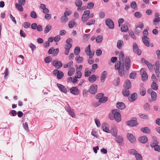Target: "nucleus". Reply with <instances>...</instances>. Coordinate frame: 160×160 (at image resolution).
Wrapping results in <instances>:
<instances>
[{
	"label": "nucleus",
	"mask_w": 160,
	"mask_h": 160,
	"mask_svg": "<svg viewBox=\"0 0 160 160\" xmlns=\"http://www.w3.org/2000/svg\"><path fill=\"white\" fill-rule=\"evenodd\" d=\"M119 61H117L116 62L115 68L116 70H118L119 75L122 77L124 73V59L125 57L122 51H120L119 56Z\"/></svg>",
	"instance_id": "nucleus-1"
},
{
	"label": "nucleus",
	"mask_w": 160,
	"mask_h": 160,
	"mask_svg": "<svg viewBox=\"0 0 160 160\" xmlns=\"http://www.w3.org/2000/svg\"><path fill=\"white\" fill-rule=\"evenodd\" d=\"M118 111L119 110L118 109L112 110V112L113 114L114 119L118 122H120L121 120V115L118 112Z\"/></svg>",
	"instance_id": "nucleus-2"
},
{
	"label": "nucleus",
	"mask_w": 160,
	"mask_h": 160,
	"mask_svg": "<svg viewBox=\"0 0 160 160\" xmlns=\"http://www.w3.org/2000/svg\"><path fill=\"white\" fill-rule=\"evenodd\" d=\"M90 11L89 10H87L84 12L82 17V21L83 22H86L89 18Z\"/></svg>",
	"instance_id": "nucleus-3"
},
{
	"label": "nucleus",
	"mask_w": 160,
	"mask_h": 160,
	"mask_svg": "<svg viewBox=\"0 0 160 160\" xmlns=\"http://www.w3.org/2000/svg\"><path fill=\"white\" fill-rule=\"evenodd\" d=\"M85 52L88 56H89V59L92 58L94 54V50H91L90 45H89L85 49Z\"/></svg>",
	"instance_id": "nucleus-4"
},
{
	"label": "nucleus",
	"mask_w": 160,
	"mask_h": 160,
	"mask_svg": "<svg viewBox=\"0 0 160 160\" xmlns=\"http://www.w3.org/2000/svg\"><path fill=\"white\" fill-rule=\"evenodd\" d=\"M126 123L128 125L131 127L135 126L138 125V124L137 121V119L136 118H133V120H130L127 121L126 122Z\"/></svg>",
	"instance_id": "nucleus-5"
},
{
	"label": "nucleus",
	"mask_w": 160,
	"mask_h": 160,
	"mask_svg": "<svg viewBox=\"0 0 160 160\" xmlns=\"http://www.w3.org/2000/svg\"><path fill=\"white\" fill-rule=\"evenodd\" d=\"M160 68V64L159 61H156L154 67V70L156 74L157 77H159L160 73V71L159 70Z\"/></svg>",
	"instance_id": "nucleus-6"
},
{
	"label": "nucleus",
	"mask_w": 160,
	"mask_h": 160,
	"mask_svg": "<svg viewBox=\"0 0 160 160\" xmlns=\"http://www.w3.org/2000/svg\"><path fill=\"white\" fill-rule=\"evenodd\" d=\"M105 23L107 25L109 28L112 29L114 28V23L113 21L110 19H107L105 21Z\"/></svg>",
	"instance_id": "nucleus-7"
},
{
	"label": "nucleus",
	"mask_w": 160,
	"mask_h": 160,
	"mask_svg": "<svg viewBox=\"0 0 160 160\" xmlns=\"http://www.w3.org/2000/svg\"><path fill=\"white\" fill-rule=\"evenodd\" d=\"M133 49L134 53H137L138 55H141V51L139 49L137 44L135 42L133 43Z\"/></svg>",
	"instance_id": "nucleus-8"
},
{
	"label": "nucleus",
	"mask_w": 160,
	"mask_h": 160,
	"mask_svg": "<svg viewBox=\"0 0 160 160\" xmlns=\"http://www.w3.org/2000/svg\"><path fill=\"white\" fill-rule=\"evenodd\" d=\"M97 85L93 84L90 86L89 90V92L91 94H95L97 92Z\"/></svg>",
	"instance_id": "nucleus-9"
},
{
	"label": "nucleus",
	"mask_w": 160,
	"mask_h": 160,
	"mask_svg": "<svg viewBox=\"0 0 160 160\" xmlns=\"http://www.w3.org/2000/svg\"><path fill=\"white\" fill-rule=\"evenodd\" d=\"M52 65L58 69H60L62 66V64L61 61H58L57 60H53L52 62Z\"/></svg>",
	"instance_id": "nucleus-10"
},
{
	"label": "nucleus",
	"mask_w": 160,
	"mask_h": 160,
	"mask_svg": "<svg viewBox=\"0 0 160 160\" xmlns=\"http://www.w3.org/2000/svg\"><path fill=\"white\" fill-rule=\"evenodd\" d=\"M140 73L142 75V79L143 81H145L148 78V75L145 71V69L142 68L140 70Z\"/></svg>",
	"instance_id": "nucleus-11"
},
{
	"label": "nucleus",
	"mask_w": 160,
	"mask_h": 160,
	"mask_svg": "<svg viewBox=\"0 0 160 160\" xmlns=\"http://www.w3.org/2000/svg\"><path fill=\"white\" fill-rule=\"evenodd\" d=\"M131 60L128 56L126 57L125 60V67L127 70H128L130 66Z\"/></svg>",
	"instance_id": "nucleus-12"
},
{
	"label": "nucleus",
	"mask_w": 160,
	"mask_h": 160,
	"mask_svg": "<svg viewBox=\"0 0 160 160\" xmlns=\"http://www.w3.org/2000/svg\"><path fill=\"white\" fill-rule=\"evenodd\" d=\"M70 92L74 95H78L79 93V91L76 87H72L70 89Z\"/></svg>",
	"instance_id": "nucleus-13"
},
{
	"label": "nucleus",
	"mask_w": 160,
	"mask_h": 160,
	"mask_svg": "<svg viewBox=\"0 0 160 160\" xmlns=\"http://www.w3.org/2000/svg\"><path fill=\"white\" fill-rule=\"evenodd\" d=\"M57 85L60 91L65 93H67V89L65 86L59 83H58Z\"/></svg>",
	"instance_id": "nucleus-14"
},
{
	"label": "nucleus",
	"mask_w": 160,
	"mask_h": 160,
	"mask_svg": "<svg viewBox=\"0 0 160 160\" xmlns=\"http://www.w3.org/2000/svg\"><path fill=\"white\" fill-rule=\"evenodd\" d=\"M127 137L128 140L131 143H134L136 141V138L132 134L128 133Z\"/></svg>",
	"instance_id": "nucleus-15"
},
{
	"label": "nucleus",
	"mask_w": 160,
	"mask_h": 160,
	"mask_svg": "<svg viewBox=\"0 0 160 160\" xmlns=\"http://www.w3.org/2000/svg\"><path fill=\"white\" fill-rule=\"evenodd\" d=\"M72 44H69V45L66 44L65 45L64 48L65 51L64 52V54L65 55H68L70 49L72 47Z\"/></svg>",
	"instance_id": "nucleus-16"
},
{
	"label": "nucleus",
	"mask_w": 160,
	"mask_h": 160,
	"mask_svg": "<svg viewBox=\"0 0 160 160\" xmlns=\"http://www.w3.org/2000/svg\"><path fill=\"white\" fill-rule=\"evenodd\" d=\"M142 40L144 44L147 47L149 46V38L146 36H143L142 37Z\"/></svg>",
	"instance_id": "nucleus-17"
},
{
	"label": "nucleus",
	"mask_w": 160,
	"mask_h": 160,
	"mask_svg": "<svg viewBox=\"0 0 160 160\" xmlns=\"http://www.w3.org/2000/svg\"><path fill=\"white\" fill-rule=\"evenodd\" d=\"M138 98L136 93H133L130 97L128 98V100L130 102H132L134 101Z\"/></svg>",
	"instance_id": "nucleus-18"
},
{
	"label": "nucleus",
	"mask_w": 160,
	"mask_h": 160,
	"mask_svg": "<svg viewBox=\"0 0 160 160\" xmlns=\"http://www.w3.org/2000/svg\"><path fill=\"white\" fill-rule=\"evenodd\" d=\"M116 107L119 109H123L125 108V105L122 102H118L116 104Z\"/></svg>",
	"instance_id": "nucleus-19"
},
{
	"label": "nucleus",
	"mask_w": 160,
	"mask_h": 160,
	"mask_svg": "<svg viewBox=\"0 0 160 160\" xmlns=\"http://www.w3.org/2000/svg\"><path fill=\"white\" fill-rule=\"evenodd\" d=\"M108 125L107 123H103L102 125V128L103 131L107 132L110 133V131L109 130L108 127Z\"/></svg>",
	"instance_id": "nucleus-20"
},
{
	"label": "nucleus",
	"mask_w": 160,
	"mask_h": 160,
	"mask_svg": "<svg viewBox=\"0 0 160 160\" xmlns=\"http://www.w3.org/2000/svg\"><path fill=\"white\" fill-rule=\"evenodd\" d=\"M107 72L106 71H104L101 75L100 81L101 82H103L105 81L106 77Z\"/></svg>",
	"instance_id": "nucleus-21"
},
{
	"label": "nucleus",
	"mask_w": 160,
	"mask_h": 160,
	"mask_svg": "<svg viewBox=\"0 0 160 160\" xmlns=\"http://www.w3.org/2000/svg\"><path fill=\"white\" fill-rule=\"evenodd\" d=\"M131 86V83L130 81L128 80H126L124 84V88L129 89Z\"/></svg>",
	"instance_id": "nucleus-22"
},
{
	"label": "nucleus",
	"mask_w": 160,
	"mask_h": 160,
	"mask_svg": "<svg viewBox=\"0 0 160 160\" xmlns=\"http://www.w3.org/2000/svg\"><path fill=\"white\" fill-rule=\"evenodd\" d=\"M141 131L143 133L146 134H149L151 132L150 130L148 127L141 128Z\"/></svg>",
	"instance_id": "nucleus-23"
},
{
	"label": "nucleus",
	"mask_w": 160,
	"mask_h": 160,
	"mask_svg": "<svg viewBox=\"0 0 160 160\" xmlns=\"http://www.w3.org/2000/svg\"><path fill=\"white\" fill-rule=\"evenodd\" d=\"M139 141L143 143H145L148 141V138L146 136H142L139 138Z\"/></svg>",
	"instance_id": "nucleus-24"
},
{
	"label": "nucleus",
	"mask_w": 160,
	"mask_h": 160,
	"mask_svg": "<svg viewBox=\"0 0 160 160\" xmlns=\"http://www.w3.org/2000/svg\"><path fill=\"white\" fill-rule=\"evenodd\" d=\"M75 68L74 67L70 68L68 72V75L69 76H72L75 73Z\"/></svg>",
	"instance_id": "nucleus-25"
},
{
	"label": "nucleus",
	"mask_w": 160,
	"mask_h": 160,
	"mask_svg": "<svg viewBox=\"0 0 160 160\" xmlns=\"http://www.w3.org/2000/svg\"><path fill=\"white\" fill-rule=\"evenodd\" d=\"M96 77L94 74H92L88 78V81L89 82H94L96 80Z\"/></svg>",
	"instance_id": "nucleus-26"
},
{
	"label": "nucleus",
	"mask_w": 160,
	"mask_h": 160,
	"mask_svg": "<svg viewBox=\"0 0 160 160\" xmlns=\"http://www.w3.org/2000/svg\"><path fill=\"white\" fill-rule=\"evenodd\" d=\"M24 60V57L22 55L19 56L17 59V62L18 64H22Z\"/></svg>",
	"instance_id": "nucleus-27"
},
{
	"label": "nucleus",
	"mask_w": 160,
	"mask_h": 160,
	"mask_svg": "<svg viewBox=\"0 0 160 160\" xmlns=\"http://www.w3.org/2000/svg\"><path fill=\"white\" fill-rule=\"evenodd\" d=\"M151 96L152 101H155L156 100L157 95L155 92L154 91L151 92Z\"/></svg>",
	"instance_id": "nucleus-28"
},
{
	"label": "nucleus",
	"mask_w": 160,
	"mask_h": 160,
	"mask_svg": "<svg viewBox=\"0 0 160 160\" xmlns=\"http://www.w3.org/2000/svg\"><path fill=\"white\" fill-rule=\"evenodd\" d=\"M122 93L124 96L128 97L129 94V89L124 88L122 90Z\"/></svg>",
	"instance_id": "nucleus-29"
},
{
	"label": "nucleus",
	"mask_w": 160,
	"mask_h": 160,
	"mask_svg": "<svg viewBox=\"0 0 160 160\" xmlns=\"http://www.w3.org/2000/svg\"><path fill=\"white\" fill-rule=\"evenodd\" d=\"M146 89L143 87H142L140 88V94L142 96H144L146 93Z\"/></svg>",
	"instance_id": "nucleus-30"
},
{
	"label": "nucleus",
	"mask_w": 160,
	"mask_h": 160,
	"mask_svg": "<svg viewBox=\"0 0 160 160\" xmlns=\"http://www.w3.org/2000/svg\"><path fill=\"white\" fill-rule=\"evenodd\" d=\"M139 117L143 119H148L149 118L148 115L146 114L139 113L138 114Z\"/></svg>",
	"instance_id": "nucleus-31"
},
{
	"label": "nucleus",
	"mask_w": 160,
	"mask_h": 160,
	"mask_svg": "<svg viewBox=\"0 0 160 160\" xmlns=\"http://www.w3.org/2000/svg\"><path fill=\"white\" fill-rule=\"evenodd\" d=\"M121 30L122 32H127L128 31V28L127 25H122L121 27Z\"/></svg>",
	"instance_id": "nucleus-32"
},
{
	"label": "nucleus",
	"mask_w": 160,
	"mask_h": 160,
	"mask_svg": "<svg viewBox=\"0 0 160 160\" xmlns=\"http://www.w3.org/2000/svg\"><path fill=\"white\" fill-rule=\"evenodd\" d=\"M108 100V98L106 97H103L101 98H100L98 100L99 102L101 103H105Z\"/></svg>",
	"instance_id": "nucleus-33"
},
{
	"label": "nucleus",
	"mask_w": 160,
	"mask_h": 160,
	"mask_svg": "<svg viewBox=\"0 0 160 160\" xmlns=\"http://www.w3.org/2000/svg\"><path fill=\"white\" fill-rule=\"evenodd\" d=\"M144 62L146 64L149 70H152L153 69V65H152L147 60H144Z\"/></svg>",
	"instance_id": "nucleus-34"
},
{
	"label": "nucleus",
	"mask_w": 160,
	"mask_h": 160,
	"mask_svg": "<svg viewBox=\"0 0 160 160\" xmlns=\"http://www.w3.org/2000/svg\"><path fill=\"white\" fill-rule=\"evenodd\" d=\"M73 65V62L72 61H70L67 64H64L63 67L64 68H66L68 67L71 68V67H72Z\"/></svg>",
	"instance_id": "nucleus-35"
},
{
	"label": "nucleus",
	"mask_w": 160,
	"mask_h": 160,
	"mask_svg": "<svg viewBox=\"0 0 160 160\" xmlns=\"http://www.w3.org/2000/svg\"><path fill=\"white\" fill-rule=\"evenodd\" d=\"M123 138L120 136H118L116 137L115 138L116 141L119 143H121L123 141Z\"/></svg>",
	"instance_id": "nucleus-36"
},
{
	"label": "nucleus",
	"mask_w": 160,
	"mask_h": 160,
	"mask_svg": "<svg viewBox=\"0 0 160 160\" xmlns=\"http://www.w3.org/2000/svg\"><path fill=\"white\" fill-rule=\"evenodd\" d=\"M158 142L156 140H153L150 144V146L152 148H153L158 144Z\"/></svg>",
	"instance_id": "nucleus-37"
},
{
	"label": "nucleus",
	"mask_w": 160,
	"mask_h": 160,
	"mask_svg": "<svg viewBox=\"0 0 160 160\" xmlns=\"http://www.w3.org/2000/svg\"><path fill=\"white\" fill-rule=\"evenodd\" d=\"M103 39V37L101 35H98L96 38V41L97 43H100L101 42Z\"/></svg>",
	"instance_id": "nucleus-38"
},
{
	"label": "nucleus",
	"mask_w": 160,
	"mask_h": 160,
	"mask_svg": "<svg viewBox=\"0 0 160 160\" xmlns=\"http://www.w3.org/2000/svg\"><path fill=\"white\" fill-rule=\"evenodd\" d=\"M51 26L50 24H49L47 26L45 27L44 30V32L45 33H47L51 30Z\"/></svg>",
	"instance_id": "nucleus-39"
},
{
	"label": "nucleus",
	"mask_w": 160,
	"mask_h": 160,
	"mask_svg": "<svg viewBox=\"0 0 160 160\" xmlns=\"http://www.w3.org/2000/svg\"><path fill=\"white\" fill-rule=\"evenodd\" d=\"M22 5H19L18 4H16L15 7L20 12H22L23 10V8Z\"/></svg>",
	"instance_id": "nucleus-40"
},
{
	"label": "nucleus",
	"mask_w": 160,
	"mask_h": 160,
	"mask_svg": "<svg viewBox=\"0 0 160 160\" xmlns=\"http://www.w3.org/2000/svg\"><path fill=\"white\" fill-rule=\"evenodd\" d=\"M75 2L78 8L81 7L82 4V2L81 0H76Z\"/></svg>",
	"instance_id": "nucleus-41"
},
{
	"label": "nucleus",
	"mask_w": 160,
	"mask_h": 160,
	"mask_svg": "<svg viewBox=\"0 0 160 160\" xmlns=\"http://www.w3.org/2000/svg\"><path fill=\"white\" fill-rule=\"evenodd\" d=\"M75 59L77 61V63H81L82 62L83 58L82 57L79 56L76 57Z\"/></svg>",
	"instance_id": "nucleus-42"
},
{
	"label": "nucleus",
	"mask_w": 160,
	"mask_h": 160,
	"mask_svg": "<svg viewBox=\"0 0 160 160\" xmlns=\"http://www.w3.org/2000/svg\"><path fill=\"white\" fill-rule=\"evenodd\" d=\"M68 18L65 15L62 16L61 18V21L62 23H65L68 21Z\"/></svg>",
	"instance_id": "nucleus-43"
},
{
	"label": "nucleus",
	"mask_w": 160,
	"mask_h": 160,
	"mask_svg": "<svg viewBox=\"0 0 160 160\" xmlns=\"http://www.w3.org/2000/svg\"><path fill=\"white\" fill-rule=\"evenodd\" d=\"M80 48L79 47H76L74 50V54L75 55H78L80 52Z\"/></svg>",
	"instance_id": "nucleus-44"
},
{
	"label": "nucleus",
	"mask_w": 160,
	"mask_h": 160,
	"mask_svg": "<svg viewBox=\"0 0 160 160\" xmlns=\"http://www.w3.org/2000/svg\"><path fill=\"white\" fill-rule=\"evenodd\" d=\"M111 132L112 135L114 137H116L117 134V130L116 128L114 127L112 130Z\"/></svg>",
	"instance_id": "nucleus-45"
},
{
	"label": "nucleus",
	"mask_w": 160,
	"mask_h": 160,
	"mask_svg": "<svg viewBox=\"0 0 160 160\" xmlns=\"http://www.w3.org/2000/svg\"><path fill=\"white\" fill-rule=\"evenodd\" d=\"M52 60V58L49 56L45 58L44 60L46 63H49L51 62Z\"/></svg>",
	"instance_id": "nucleus-46"
},
{
	"label": "nucleus",
	"mask_w": 160,
	"mask_h": 160,
	"mask_svg": "<svg viewBox=\"0 0 160 160\" xmlns=\"http://www.w3.org/2000/svg\"><path fill=\"white\" fill-rule=\"evenodd\" d=\"M141 31V28H139V27H137L136 28L135 30L134 31V32L135 34H137L138 35H139Z\"/></svg>",
	"instance_id": "nucleus-47"
},
{
	"label": "nucleus",
	"mask_w": 160,
	"mask_h": 160,
	"mask_svg": "<svg viewBox=\"0 0 160 160\" xmlns=\"http://www.w3.org/2000/svg\"><path fill=\"white\" fill-rule=\"evenodd\" d=\"M67 111L68 112L69 114L73 118L74 117L75 115L74 112L70 108L67 109Z\"/></svg>",
	"instance_id": "nucleus-48"
},
{
	"label": "nucleus",
	"mask_w": 160,
	"mask_h": 160,
	"mask_svg": "<svg viewBox=\"0 0 160 160\" xmlns=\"http://www.w3.org/2000/svg\"><path fill=\"white\" fill-rule=\"evenodd\" d=\"M75 23V22L73 19L72 20L69 22L68 24V26L70 28H73Z\"/></svg>",
	"instance_id": "nucleus-49"
},
{
	"label": "nucleus",
	"mask_w": 160,
	"mask_h": 160,
	"mask_svg": "<svg viewBox=\"0 0 160 160\" xmlns=\"http://www.w3.org/2000/svg\"><path fill=\"white\" fill-rule=\"evenodd\" d=\"M151 87L154 90H156L158 89V86L156 84L155 82H153L151 84Z\"/></svg>",
	"instance_id": "nucleus-50"
},
{
	"label": "nucleus",
	"mask_w": 160,
	"mask_h": 160,
	"mask_svg": "<svg viewBox=\"0 0 160 160\" xmlns=\"http://www.w3.org/2000/svg\"><path fill=\"white\" fill-rule=\"evenodd\" d=\"M123 41L121 40H119L117 42V47L118 49H120L123 43Z\"/></svg>",
	"instance_id": "nucleus-51"
},
{
	"label": "nucleus",
	"mask_w": 160,
	"mask_h": 160,
	"mask_svg": "<svg viewBox=\"0 0 160 160\" xmlns=\"http://www.w3.org/2000/svg\"><path fill=\"white\" fill-rule=\"evenodd\" d=\"M9 74V70L8 68H6L4 73V78L5 79H7L8 78Z\"/></svg>",
	"instance_id": "nucleus-52"
},
{
	"label": "nucleus",
	"mask_w": 160,
	"mask_h": 160,
	"mask_svg": "<svg viewBox=\"0 0 160 160\" xmlns=\"http://www.w3.org/2000/svg\"><path fill=\"white\" fill-rule=\"evenodd\" d=\"M77 72H76V75L77 76L76 77H77L78 78H81L82 76V73L80 71H78V68H76Z\"/></svg>",
	"instance_id": "nucleus-53"
},
{
	"label": "nucleus",
	"mask_w": 160,
	"mask_h": 160,
	"mask_svg": "<svg viewBox=\"0 0 160 160\" xmlns=\"http://www.w3.org/2000/svg\"><path fill=\"white\" fill-rule=\"evenodd\" d=\"M94 6V4L92 2H90L87 5V8L89 9H92Z\"/></svg>",
	"instance_id": "nucleus-54"
},
{
	"label": "nucleus",
	"mask_w": 160,
	"mask_h": 160,
	"mask_svg": "<svg viewBox=\"0 0 160 160\" xmlns=\"http://www.w3.org/2000/svg\"><path fill=\"white\" fill-rule=\"evenodd\" d=\"M95 22V20L94 19H92L89 20L86 23V25H91L92 24H94Z\"/></svg>",
	"instance_id": "nucleus-55"
},
{
	"label": "nucleus",
	"mask_w": 160,
	"mask_h": 160,
	"mask_svg": "<svg viewBox=\"0 0 160 160\" xmlns=\"http://www.w3.org/2000/svg\"><path fill=\"white\" fill-rule=\"evenodd\" d=\"M64 76L63 72L61 71H60V72L58 74L57 78L58 79H61Z\"/></svg>",
	"instance_id": "nucleus-56"
},
{
	"label": "nucleus",
	"mask_w": 160,
	"mask_h": 160,
	"mask_svg": "<svg viewBox=\"0 0 160 160\" xmlns=\"http://www.w3.org/2000/svg\"><path fill=\"white\" fill-rule=\"evenodd\" d=\"M30 16L32 18L34 19H35L37 18L36 13L34 11H32L31 12Z\"/></svg>",
	"instance_id": "nucleus-57"
},
{
	"label": "nucleus",
	"mask_w": 160,
	"mask_h": 160,
	"mask_svg": "<svg viewBox=\"0 0 160 160\" xmlns=\"http://www.w3.org/2000/svg\"><path fill=\"white\" fill-rule=\"evenodd\" d=\"M137 160H142V158L141 155L139 153H137L135 155Z\"/></svg>",
	"instance_id": "nucleus-58"
},
{
	"label": "nucleus",
	"mask_w": 160,
	"mask_h": 160,
	"mask_svg": "<svg viewBox=\"0 0 160 160\" xmlns=\"http://www.w3.org/2000/svg\"><path fill=\"white\" fill-rule=\"evenodd\" d=\"M129 153L131 155H135L137 153V152L134 149H132L128 151Z\"/></svg>",
	"instance_id": "nucleus-59"
},
{
	"label": "nucleus",
	"mask_w": 160,
	"mask_h": 160,
	"mask_svg": "<svg viewBox=\"0 0 160 160\" xmlns=\"http://www.w3.org/2000/svg\"><path fill=\"white\" fill-rule=\"evenodd\" d=\"M144 108L147 111H149L150 109L149 104L147 103L144 106Z\"/></svg>",
	"instance_id": "nucleus-60"
},
{
	"label": "nucleus",
	"mask_w": 160,
	"mask_h": 160,
	"mask_svg": "<svg viewBox=\"0 0 160 160\" xmlns=\"http://www.w3.org/2000/svg\"><path fill=\"white\" fill-rule=\"evenodd\" d=\"M18 2L16 3L23 6L25 4L26 1L25 0H18Z\"/></svg>",
	"instance_id": "nucleus-61"
},
{
	"label": "nucleus",
	"mask_w": 160,
	"mask_h": 160,
	"mask_svg": "<svg viewBox=\"0 0 160 160\" xmlns=\"http://www.w3.org/2000/svg\"><path fill=\"white\" fill-rule=\"evenodd\" d=\"M130 6L132 8L135 9L137 8V6L136 2L135 1L132 2L131 3Z\"/></svg>",
	"instance_id": "nucleus-62"
},
{
	"label": "nucleus",
	"mask_w": 160,
	"mask_h": 160,
	"mask_svg": "<svg viewBox=\"0 0 160 160\" xmlns=\"http://www.w3.org/2000/svg\"><path fill=\"white\" fill-rule=\"evenodd\" d=\"M23 26L25 28H28L30 27V23L28 22H25L23 23Z\"/></svg>",
	"instance_id": "nucleus-63"
},
{
	"label": "nucleus",
	"mask_w": 160,
	"mask_h": 160,
	"mask_svg": "<svg viewBox=\"0 0 160 160\" xmlns=\"http://www.w3.org/2000/svg\"><path fill=\"white\" fill-rule=\"evenodd\" d=\"M134 15L137 18H140L142 17V14L138 12H136L134 13Z\"/></svg>",
	"instance_id": "nucleus-64"
}]
</instances>
